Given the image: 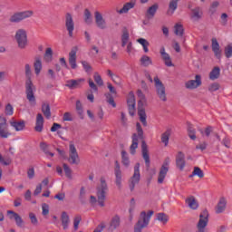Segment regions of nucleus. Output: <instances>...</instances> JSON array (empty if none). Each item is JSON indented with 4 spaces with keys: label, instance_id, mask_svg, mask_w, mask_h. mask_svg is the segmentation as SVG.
<instances>
[{
    "label": "nucleus",
    "instance_id": "obj_33",
    "mask_svg": "<svg viewBox=\"0 0 232 232\" xmlns=\"http://www.w3.org/2000/svg\"><path fill=\"white\" fill-rule=\"evenodd\" d=\"M179 1H180V0H170L169 1L168 14H171V15H173V14H175V11L177 10V8H179Z\"/></svg>",
    "mask_w": 232,
    "mask_h": 232
},
{
    "label": "nucleus",
    "instance_id": "obj_28",
    "mask_svg": "<svg viewBox=\"0 0 232 232\" xmlns=\"http://www.w3.org/2000/svg\"><path fill=\"white\" fill-rule=\"evenodd\" d=\"M61 222H62L63 228L64 229V231H66V229L70 227V216L68 215V212L66 211L62 212Z\"/></svg>",
    "mask_w": 232,
    "mask_h": 232
},
{
    "label": "nucleus",
    "instance_id": "obj_39",
    "mask_svg": "<svg viewBox=\"0 0 232 232\" xmlns=\"http://www.w3.org/2000/svg\"><path fill=\"white\" fill-rule=\"evenodd\" d=\"M137 43H139V44H141L143 52H145V53H148V52H150V49L148 48V46H150V42H148V40L144 38H139L137 40Z\"/></svg>",
    "mask_w": 232,
    "mask_h": 232
},
{
    "label": "nucleus",
    "instance_id": "obj_59",
    "mask_svg": "<svg viewBox=\"0 0 232 232\" xmlns=\"http://www.w3.org/2000/svg\"><path fill=\"white\" fill-rule=\"evenodd\" d=\"M63 170L68 179H72V169L66 163L63 164Z\"/></svg>",
    "mask_w": 232,
    "mask_h": 232
},
{
    "label": "nucleus",
    "instance_id": "obj_36",
    "mask_svg": "<svg viewBox=\"0 0 232 232\" xmlns=\"http://www.w3.org/2000/svg\"><path fill=\"white\" fill-rule=\"evenodd\" d=\"M169 137H171L170 130H167L161 134V142L164 144V146H168V144H169Z\"/></svg>",
    "mask_w": 232,
    "mask_h": 232
},
{
    "label": "nucleus",
    "instance_id": "obj_60",
    "mask_svg": "<svg viewBox=\"0 0 232 232\" xmlns=\"http://www.w3.org/2000/svg\"><path fill=\"white\" fill-rule=\"evenodd\" d=\"M29 218L34 226H37L39 224V220H37V217H35V214L32 212L29 213Z\"/></svg>",
    "mask_w": 232,
    "mask_h": 232
},
{
    "label": "nucleus",
    "instance_id": "obj_46",
    "mask_svg": "<svg viewBox=\"0 0 232 232\" xmlns=\"http://www.w3.org/2000/svg\"><path fill=\"white\" fill-rule=\"evenodd\" d=\"M12 133L8 131V127L0 128V137L1 139H8Z\"/></svg>",
    "mask_w": 232,
    "mask_h": 232
},
{
    "label": "nucleus",
    "instance_id": "obj_9",
    "mask_svg": "<svg viewBox=\"0 0 232 232\" xmlns=\"http://www.w3.org/2000/svg\"><path fill=\"white\" fill-rule=\"evenodd\" d=\"M169 158H166V160L163 162V165L161 166L160 169V173L158 176V183L162 184L164 182V179H166V176L168 175V171H169Z\"/></svg>",
    "mask_w": 232,
    "mask_h": 232
},
{
    "label": "nucleus",
    "instance_id": "obj_4",
    "mask_svg": "<svg viewBox=\"0 0 232 232\" xmlns=\"http://www.w3.org/2000/svg\"><path fill=\"white\" fill-rule=\"evenodd\" d=\"M14 39L20 50H25L28 47V34L24 29H18L15 32Z\"/></svg>",
    "mask_w": 232,
    "mask_h": 232
},
{
    "label": "nucleus",
    "instance_id": "obj_7",
    "mask_svg": "<svg viewBox=\"0 0 232 232\" xmlns=\"http://www.w3.org/2000/svg\"><path fill=\"white\" fill-rule=\"evenodd\" d=\"M154 86L160 101L166 102V101H168V97L166 96V87L157 76L154 78Z\"/></svg>",
    "mask_w": 232,
    "mask_h": 232
},
{
    "label": "nucleus",
    "instance_id": "obj_3",
    "mask_svg": "<svg viewBox=\"0 0 232 232\" xmlns=\"http://www.w3.org/2000/svg\"><path fill=\"white\" fill-rule=\"evenodd\" d=\"M153 217V210H150L148 213L142 211L140 215V218L134 227V232H142L144 227H148L150 225V220Z\"/></svg>",
    "mask_w": 232,
    "mask_h": 232
},
{
    "label": "nucleus",
    "instance_id": "obj_17",
    "mask_svg": "<svg viewBox=\"0 0 232 232\" xmlns=\"http://www.w3.org/2000/svg\"><path fill=\"white\" fill-rule=\"evenodd\" d=\"M176 166L180 171H184V168H186V155H184V152L179 151L176 155Z\"/></svg>",
    "mask_w": 232,
    "mask_h": 232
},
{
    "label": "nucleus",
    "instance_id": "obj_12",
    "mask_svg": "<svg viewBox=\"0 0 232 232\" xmlns=\"http://www.w3.org/2000/svg\"><path fill=\"white\" fill-rule=\"evenodd\" d=\"M65 28L68 32L69 37H73V30H75V23L73 22V17L70 13L65 15Z\"/></svg>",
    "mask_w": 232,
    "mask_h": 232
},
{
    "label": "nucleus",
    "instance_id": "obj_44",
    "mask_svg": "<svg viewBox=\"0 0 232 232\" xmlns=\"http://www.w3.org/2000/svg\"><path fill=\"white\" fill-rule=\"evenodd\" d=\"M188 137H189V139H191V140H195L197 139V134H196L197 131L193 128L192 124H188Z\"/></svg>",
    "mask_w": 232,
    "mask_h": 232
},
{
    "label": "nucleus",
    "instance_id": "obj_25",
    "mask_svg": "<svg viewBox=\"0 0 232 232\" xmlns=\"http://www.w3.org/2000/svg\"><path fill=\"white\" fill-rule=\"evenodd\" d=\"M44 128V118H43V114L38 113L36 116V123H35L34 130L35 131H38L39 133H41Z\"/></svg>",
    "mask_w": 232,
    "mask_h": 232
},
{
    "label": "nucleus",
    "instance_id": "obj_14",
    "mask_svg": "<svg viewBox=\"0 0 232 232\" xmlns=\"http://www.w3.org/2000/svg\"><path fill=\"white\" fill-rule=\"evenodd\" d=\"M127 105H128L130 115L133 117V115H135V106H136L135 94H133V92H130L127 97Z\"/></svg>",
    "mask_w": 232,
    "mask_h": 232
},
{
    "label": "nucleus",
    "instance_id": "obj_34",
    "mask_svg": "<svg viewBox=\"0 0 232 232\" xmlns=\"http://www.w3.org/2000/svg\"><path fill=\"white\" fill-rule=\"evenodd\" d=\"M157 10H159V5L154 4L147 10V17L148 19H151L155 17V14H157Z\"/></svg>",
    "mask_w": 232,
    "mask_h": 232
},
{
    "label": "nucleus",
    "instance_id": "obj_43",
    "mask_svg": "<svg viewBox=\"0 0 232 232\" xmlns=\"http://www.w3.org/2000/svg\"><path fill=\"white\" fill-rule=\"evenodd\" d=\"M42 111L47 119H50L52 117V111H50V104L48 103H44L42 105Z\"/></svg>",
    "mask_w": 232,
    "mask_h": 232
},
{
    "label": "nucleus",
    "instance_id": "obj_56",
    "mask_svg": "<svg viewBox=\"0 0 232 232\" xmlns=\"http://www.w3.org/2000/svg\"><path fill=\"white\" fill-rule=\"evenodd\" d=\"M220 90V84L218 82H214L208 86V92H217Z\"/></svg>",
    "mask_w": 232,
    "mask_h": 232
},
{
    "label": "nucleus",
    "instance_id": "obj_61",
    "mask_svg": "<svg viewBox=\"0 0 232 232\" xmlns=\"http://www.w3.org/2000/svg\"><path fill=\"white\" fill-rule=\"evenodd\" d=\"M5 115H14V107L10 103L5 106Z\"/></svg>",
    "mask_w": 232,
    "mask_h": 232
},
{
    "label": "nucleus",
    "instance_id": "obj_5",
    "mask_svg": "<svg viewBox=\"0 0 232 232\" xmlns=\"http://www.w3.org/2000/svg\"><path fill=\"white\" fill-rule=\"evenodd\" d=\"M136 130H137V133L132 134V143L130 147V155H135V153L137 152L136 150L137 148H139V139H142L143 135H144V131L142 130V127L140 126V123H137L136 124Z\"/></svg>",
    "mask_w": 232,
    "mask_h": 232
},
{
    "label": "nucleus",
    "instance_id": "obj_31",
    "mask_svg": "<svg viewBox=\"0 0 232 232\" xmlns=\"http://www.w3.org/2000/svg\"><path fill=\"white\" fill-rule=\"evenodd\" d=\"M141 152L146 166L150 167V154L148 153V145H146V142L144 141L141 144Z\"/></svg>",
    "mask_w": 232,
    "mask_h": 232
},
{
    "label": "nucleus",
    "instance_id": "obj_63",
    "mask_svg": "<svg viewBox=\"0 0 232 232\" xmlns=\"http://www.w3.org/2000/svg\"><path fill=\"white\" fill-rule=\"evenodd\" d=\"M82 65L87 73H89V72H92V65H90L88 62L82 61Z\"/></svg>",
    "mask_w": 232,
    "mask_h": 232
},
{
    "label": "nucleus",
    "instance_id": "obj_20",
    "mask_svg": "<svg viewBox=\"0 0 232 232\" xmlns=\"http://www.w3.org/2000/svg\"><path fill=\"white\" fill-rule=\"evenodd\" d=\"M212 52L214 53L215 57L217 59H220L222 57V50H220V44L217 38H212Z\"/></svg>",
    "mask_w": 232,
    "mask_h": 232
},
{
    "label": "nucleus",
    "instance_id": "obj_32",
    "mask_svg": "<svg viewBox=\"0 0 232 232\" xmlns=\"http://www.w3.org/2000/svg\"><path fill=\"white\" fill-rule=\"evenodd\" d=\"M227 204V201L225 199V198H221L218 203V206L216 208V213H224L226 211V206Z\"/></svg>",
    "mask_w": 232,
    "mask_h": 232
},
{
    "label": "nucleus",
    "instance_id": "obj_41",
    "mask_svg": "<svg viewBox=\"0 0 232 232\" xmlns=\"http://www.w3.org/2000/svg\"><path fill=\"white\" fill-rule=\"evenodd\" d=\"M121 164H123L125 168H129L130 166V156H128L126 150L121 151Z\"/></svg>",
    "mask_w": 232,
    "mask_h": 232
},
{
    "label": "nucleus",
    "instance_id": "obj_37",
    "mask_svg": "<svg viewBox=\"0 0 232 232\" xmlns=\"http://www.w3.org/2000/svg\"><path fill=\"white\" fill-rule=\"evenodd\" d=\"M140 63L141 66H145V68H147V66H151V64H153V61H151V58L148 55L141 56Z\"/></svg>",
    "mask_w": 232,
    "mask_h": 232
},
{
    "label": "nucleus",
    "instance_id": "obj_62",
    "mask_svg": "<svg viewBox=\"0 0 232 232\" xmlns=\"http://www.w3.org/2000/svg\"><path fill=\"white\" fill-rule=\"evenodd\" d=\"M219 5L220 4L217 1L213 2L210 8H209L210 14H215V12H217V9L218 8Z\"/></svg>",
    "mask_w": 232,
    "mask_h": 232
},
{
    "label": "nucleus",
    "instance_id": "obj_11",
    "mask_svg": "<svg viewBox=\"0 0 232 232\" xmlns=\"http://www.w3.org/2000/svg\"><path fill=\"white\" fill-rule=\"evenodd\" d=\"M69 162L71 164H79V162H81L79 153L77 152V149L73 143L69 145Z\"/></svg>",
    "mask_w": 232,
    "mask_h": 232
},
{
    "label": "nucleus",
    "instance_id": "obj_29",
    "mask_svg": "<svg viewBox=\"0 0 232 232\" xmlns=\"http://www.w3.org/2000/svg\"><path fill=\"white\" fill-rule=\"evenodd\" d=\"M10 126H12L13 129L16 131H23L24 128H26V123L24 122V121H10Z\"/></svg>",
    "mask_w": 232,
    "mask_h": 232
},
{
    "label": "nucleus",
    "instance_id": "obj_10",
    "mask_svg": "<svg viewBox=\"0 0 232 232\" xmlns=\"http://www.w3.org/2000/svg\"><path fill=\"white\" fill-rule=\"evenodd\" d=\"M200 86H202V76L200 74H197L195 80H188L185 82V88L187 90H197Z\"/></svg>",
    "mask_w": 232,
    "mask_h": 232
},
{
    "label": "nucleus",
    "instance_id": "obj_22",
    "mask_svg": "<svg viewBox=\"0 0 232 232\" xmlns=\"http://www.w3.org/2000/svg\"><path fill=\"white\" fill-rule=\"evenodd\" d=\"M7 215L10 218V220H14L16 226H18V227H23V218H21V216H19V214L12 211V210H8L7 211Z\"/></svg>",
    "mask_w": 232,
    "mask_h": 232
},
{
    "label": "nucleus",
    "instance_id": "obj_40",
    "mask_svg": "<svg viewBox=\"0 0 232 232\" xmlns=\"http://www.w3.org/2000/svg\"><path fill=\"white\" fill-rule=\"evenodd\" d=\"M44 59L46 63H50L52 62V60L53 59V51L52 50V48L48 47L45 50V53L44 55Z\"/></svg>",
    "mask_w": 232,
    "mask_h": 232
},
{
    "label": "nucleus",
    "instance_id": "obj_1",
    "mask_svg": "<svg viewBox=\"0 0 232 232\" xmlns=\"http://www.w3.org/2000/svg\"><path fill=\"white\" fill-rule=\"evenodd\" d=\"M109 191L110 188H108L106 178L102 177L100 179V184L96 187V198L95 196H91V202L92 204L98 202V206H100V208H104L106 206V198Z\"/></svg>",
    "mask_w": 232,
    "mask_h": 232
},
{
    "label": "nucleus",
    "instance_id": "obj_49",
    "mask_svg": "<svg viewBox=\"0 0 232 232\" xmlns=\"http://www.w3.org/2000/svg\"><path fill=\"white\" fill-rule=\"evenodd\" d=\"M81 220H82V218L81 215H76L73 218V227L74 231H77L79 229V224H81Z\"/></svg>",
    "mask_w": 232,
    "mask_h": 232
},
{
    "label": "nucleus",
    "instance_id": "obj_19",
    "mask_svg": "<svg viewBox=\"0 0 232 232\" xmlns=\"http://www.w3.org/2000/svg\"><path fill=\"white\" fill-rule=\"evenodd\" d=\"M84 78L69 80L67 81L66 86L67 88H70V90H76L77 88H81V86H82V82H84Z\"/></svg>",
    "mask_w": 232,
    "mask_h": 232
},
{
    "label": "nucleus",
    "instance_id": "obj_21",
    "mask_svg": "<svg viewBox=\"0 0 232 232\" xmlns=\"http://www.w3.org/2000/svg\"><path fill=\"white\" fill-rule=\"evenodd\" d=\"M160 53L161 55L162 60L164 61L165 64L171 68L173 66V62H171V56H169V53H166V48L161 47L160 50Z\"/></svg>",
    "mask_w": 232,
    "mask_h": 232
},
{
    "label": "nucleus",
    "instance_id": "obj_35",
    "mask_svg": "<svg viewBox=\"0 0 232 232\" xmlns=\"http://www.w3.org/2000/svg\"><path fill=\"white\" fill-rule=\"evenodd\" d=\"M218 77H220V68L214 67L209 73V79H210V81H217V79H218Z\"/></svg>",
    "mask_w": 232,
    "mask_h": 232
},
{
    "label": "nucleus",
    "instance_id": "obj_24",
    "mask_svg": "<svg viewBox=\"0 0 232 232\" xmlns=\"http://www.w3.org/2000/svg\"><path fill=\"white\" fill-rule=\"evenodd\" d=\"M118 227H121V216L115 215L111 219L110 229L111 231H115Z\"/></svg>",
    "mask_w": 232,
    "mask_h": 232
},
{
    "label": "nucleus",
    "instance_id": "obj_6",
    "mask_svg": "<svg viewBox=\"0 0 232 232\" xmlns=\"http://www.w3.org/2000/svg\"><path fill=\"white\" fill-rule=\"evenodd\" d=\"M33 15L34 11L32 10L15 12L10 16L9 23H21V21H24V19H30V17H32Z\"/></svg>",
    "mask_w": 232,
    "mask_h": 232
},
{
    "label": "nucleus",
    "instance_id": "obj_16",
    "mask_svg": "<svg viewBox=\"0 0 232 232\" xmlns=\"http://www.w3.org/2000/svg\"><path fill=\"white\" fill-rule=\"evenodd\" d=\"M137 6V0H130L129 2H126L122 8L120 10H117V14H128L130 10H133Z\"/></svg>",
    "mask_w": 232,
    "mask_h": 232
},
{
    "label": "nucleus",
    "instance_id": "obj_15",
    "mask_svg": "<svg viewBox=\"0 0 232 232\" xmlns=\"http://www.w3.org/2000/svg\"><path fill=\"white\" fill-rule=\"evenodd\" d=\"M79 48L74 46L72 48L71 52L69 53V64L72 70L77 68V52Z\"/></svg>",
    "mask_w": 232,
    "mask_h": 232
},
{
    "label": "nucleus",
    "instance_id": "obj_64",
    "mask_svg": "<svg viewBox=\"0 0 232 232\" xmlns=\"http://www.w3.org/2000/svg\"><path fill=\"white\" fill-rule=\"evenodd\" d=\"M27 177L30 179H34V177H35V169L34 168H31L27 170Z\"/></svg>",
    "mask_w": 232,
    "mask_h": 232
},
{
    "label": "nucleus",
    "instance_id": "obj_2",
    "mask_svg": "<svg viewBox=\"0 0 232 232\" xmlns=\"http://www.w3.org/2000/svg\"><path fill=\"white\" fill-rule=\"evenodd\" d=\"M25 94L26 99L30 103V106H35L37 101L35 100V94H34V82H32V66L29 63L25 64Z\"/></svg>",
    "mask_w": 232,
    "mask_h": 232
},
{
    "label": "nucleus",
    "instance_id": "obj_55",
    "mask_svg": "<svg viewBox=\"0 0 232 232\" xmlns=\"http://www.w3.org/2000/svg\"><path fill=\"white\" fill-rule=\"evenodd\" d=\"M201 135H206V137H209V135H211V133L213 132V127L208 126L205 129V131L202 130H199Z\"/></svg>",
    "mask_w": 232,
    "mask_h": 232
},
{
    "label": "nucleus",
    "instance_id": "obj_30",
    "mask_svg": "<svg viewBox=\"0 0 232 232\" xmlns=\"http://www.w3.org/2000/svg\"><path fill=\"white\" fill-rule=\"evenodd\" d=\"M186 204L190 209H198V201L195 198V197L190 196L185 200Z\"/></svg>",
    "mask_w": 232,
    "mask_h": 232
},
{
    "label": "nucleus",
    "instance_id": "obj_26",
    "mask_svg": "<svg viewBox=\"0 0 232 232\" xmlns=\"http://www.w3.org/2000/svg\"><path fill=\"white\" fill-rule=\"evenodd\" d=\"M138 105V115L140 117V121L143 124V126H148V121H146V110H144V108L140 106V102H139Z\"/></svg>",
    "mask_w": 232,
    "mask_h": 232
},
{
    "label": "nucleus",
    "instance_id": "obj_23",
    "mask_svg": "<svg viewBox=\"0 0 232 232\" xmlns=\"http://www.w3.org/2000/svg\"><path fill=\"white\" fill-rule=\"evenodd\" d=\"M202 15H204V13L202 12V8L196 7V8L192 9L190 17H191L192 21L197 23V22L200 21Z\"/></svg>",
    "mask_w": 232,
    "mask_h": 232
},
{
    "label": "nucleus",
    "instance_id": "obj_51",
    "mask_svg": "<svg viewBox=\"0 0 232 232\" xmlns=\"http://www.w3.org/2000/svg\"><path fill=\"white\" fill-rule=\"evenodd\" d=\"M84 22L86 24H92V13L88 9L84 11Z\"/></svg>",
    "mask_w": 232,
    "mask_h": 232
},
{
    "label": "nucleus",
    "instance_id": "obj_27",
    "mask_svg": "<svg viewBox=\"0 0 232 232\" xmlns=\"http://www.w3.org/2000/svg\"><path fill=\"white\" fill-rule=\"evenodd\" d=\"M34 68L35 75H39L43 70V60L41 56L34 57Z\"/></svg>",
    "mask_w": 232,
    "mask_h": 232
},
{
    "label": "nucleus",
    "instance_id": "obj_13",
    "mask_svg": "<svg viewBox=\"0 0 232 232\" xmlns=\"http://www.w3.org/2000/svg\"><path fill=\"white\" fill-rule=\"evenodd\" d=\"M114 175H115V184L118 189L122 188V171H121V165H119V161H115V169H114Z\"/></svg>",
    "mask_w": 232,
    "mask_h": 232
},
{
    "label": "nucleus",
    "instance_id": "obj_8",
    "mask_svg": "<svg viewBox=\"0 0 232 232\" xmlns=\"http://www.w3.org/2000/svg\"><path fill=\"white\" fill-rule=\"evenodd\" d=\"M140 182V163H137L134 166V173L132 177L130 179L129 188L130 191L135 190V186Z\"/></svg>",
    "mask_w": 232,
    "mask_h": 232
},
{
    "label": "nucleus",
    "instance_id": "obj_58",
    "mask_svg": "<svg viewBox=\"0 0 232 232\" xmlns=\"http://www.w3.org/2000/svg\"><path fill=\"white\" fill-rule=\"evenodd\" d=\"M64 122H72L73 121V116L70 112H65L63 117Z\"/></svg>",
    "mask_w": 232,
    "mask_h": 232
},
{
    "label": "nucleus",
    "instance_id": "obj_52",
    "mask_svg": "<svg viewBox=\"0 0 232 232\" xmlns=\"http://www.w3.org/2000/svg\"><path fill=\"white\" fill-rule=\"evenodd\" d=\"M105 97L107 99V102L112 106V108H117V104L115 103V101L113 100V97L110 93H106Z\"/></svg>",
    "mask_w": 232,
    "mask_h": 232
},
{
    "label": "nucleus",
    "instance_id": "obj_57",
    "mask_svg": "<svg viewBox=\"0 0 232 232\" xmlns=\"http://www.w3.org/2000/svg\"><path fill=\"white\" fill-rule=\"evenodd\" d=\"M50 213V207L48 206V204L44 203L42 205V215H44V217H46V215H48Z\"/></svg>",
    "mask_w": 232,
    "mask_h": 232
},
{
    "label": "nucleus",
    "instance_id": "obj_54",
    "mask_svg": "<svg viewBox=\"0 0 232 232\" xmlns=\"http://www.w3.org/2000/svg\"><path fill=\"white\" fill-rule=\"evenodd\" d=\"M135 212V198L130 199V208L129 209L130 218H133V213Z\"/></svg>",
    "mask_w": 232,
    "mask_h": 232
},
{
    "label": "nucleus",
    "instance_id": "obj_47",
    "mask_svg": "<svg viewBox=\"0 0 232 232\" xmlns=\"http://www.w3.org/2000/svg\"><path fill=\"white\" fill-rule=\"evenodd\" d=\"M198 177L199 179H204V171L200 168L195 167L192 172V177Z\"/></svg>",
    "mask_w": 232,
    "mask_h": 232
},
{
    "label": "nucleus",
    "instance_id": "obj_18",
    "mask_svg": "<svg viewBox=\"0 0 232 232\" xmlns=\"http://www.w3.org/2000/svg\"><path fill=\"white\" fill-rule=\"evenodd\" d=\"M96 26L100 28V30H106L108 28V24H106V20L102 17V14L99 12L94 13Z\"/></svg>",
    "mask_w": 232,
    "mask_h": 232
},
{
    "label": "nucleus",
    "instance_id": "obj_50",
    "mask_svg": "<svg viewBox=\"0 0 232 232\" xmlns=\"http://www.w3.org/2000/svg\"><path fill=\"white\" fill-rule=\"evenodd\" d=\"M93 79H94V82H96V84H98V86H103L104 85V82L102 81V77H101L99 75V72H94Z\"/></svg>",
    "mask_w": 232,
    "mask_h": 232
},
{
    "label": "nucleus",
    "instance_id": "obj_38",
    "mask_svg": "<svg viewBox=\"0 0 232 232\" xmlns=\"http://www.w3.org/2000/svg\"><path fill=\"white\" fill-rule=\"evenodd\" d=\"M174 34L179 37H182V35H184V26L182 24L178 23L174 25Z\"/></svg>",
    "mask_w": 232,
    "mask_h": 232
},
{
    "label": "nucleus",
    "instance_id": "obj_48",
    "mask_svg": "<svg viewBox=\"0 0 232 232\" xmlns=\"http://www.w3.org/2000/svg\"><path fill=\"white\" fill-rule=\"evenodd\" d=\"M130 40V34L127 31H124L121 35V46H126L128 41Z\"/></svg>",
    "mask_w": 232,
    "mask_h": 232
},
{
    "label": "nucleus",
    "instance_id": "obj_42",
    "mask_svg": "<svg viewBox=\"0 0 232 232\" xmlns=\"http://www.w3.org/2000/svg\"><path fill=\"white\" fill-rule=\"evenodd\" d=\"M76 111L80 117V119H84V109L82 108V103L81 101H76Z\"/></svg>",
    "mask_w": 232,
    "mask_h": 232
},
{
    "label": "nucleus",
    "instance_id": "obj_45",
    "mask_svg": "<svg viewBox=\"0 0 232 232\" xmlns=\"http://www.w3.org/2000/svg\"><path fill=\"white\" fill-rule=\"evenodd\" d=\"M157 220H159V222H161L162 224H168L169 218L164 213H159L157 215Z\"/></svg>",
    "mask_w": 232,
    "mask_h": 232
},
{
    "label": "nucleus",
    "instance_id": "obj_53",
    "mask_svg": "<svg viewBox=\"0 0 232 232\" xmlns=\"http://www.w3.org/2000/svg\"><path fill=\"white\" fill-rule=\"evenodd\" d=\"M225 55L227 59H229L232 57V44H229L225 47Z\"/></svg>",
    "mask_w": 232,
    "mask_h": 232
}]
</instances>
